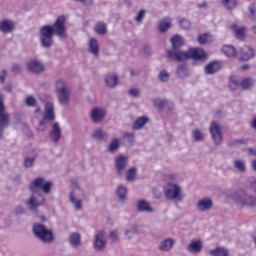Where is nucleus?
Instances as JSON below:
<instances>
[{
  "label": "nucleus",
  "mask_w": 256,
  "mask_h": 256,
  "mask_svg": "<svg viewBox=\"0 0 256 256\" xmlns=\"http://www.w3.org/2000/svg\"><path fill=\"white\" fill-rule=\"evenodd\" d=\"M57 35L59 39L67 37V28L65 27V17L59 16L53 25H44L40 28L39 39L40 45L44 49L53 47V36Z\"/></svg>",
  "instance_id": "obj_1"
},
{
  "label": "nucleus",
  "mask_w": 256,
  "mask_h": 256,
  "mask_svg": "<svg viewBox=\"0 0 256 256\" xmlns=\"http://www.w3.org/2000/svg\"><path fill=\"white\" fill-rule=\"evenodd\" d=\"M39 189H41L42 193L44 195H51V189H53V182L46 181L43 177H38L34 181L31 182L29 186V190L31 191L32 195L30 196L29 200L26 202V205L32 213H38L39 207L45 203V198H42V201H39L35 198V194L38 193V195L41 196V192H39Z\"/></svg>",
  "instance_id": "obj_2"
},
{
  "label": "nucleus",
  "mask_w": 256,
  "mask_h": 256,
  "mask_svg": "<svg viewBox=\"0 0 256 256\" xmlns=\"http://www.w3.org/2000/svg\"><path fill=\"white\" fill-rule=\"evenodd\" d=\"M232 199L238 207L256 206V178L248 179L247 189H241L232 194Z\"/></svg>",
  "instance_id": "obj_3"
},
{
  "label": "nucleus",
  "mask_w": 256,
  "mask_h": 256,
  "mask_svg": "<svg viewBox=\"0 0 256 256\" xmlns=\"http://www.w3.org/2000/svg\"><path fill=\"white\" fill-rule=\"evenodd\" d=\"M32 231L36 239H39V241L42 243H53L55 241V235L53 234V231L48 229L44 224H34Z\"/></svg>",
  "instance_id": "obj_4"
},
{
  "label": "nucleus",
  "mask_w": 256,
  "mask_h": 256,
  "mask_svg": "<svg viewBox=\"0 0 256 256\" xmlns=\"http://www.w3.org/2000/svg\"><path fill=\"white\" fill-rule=\"evenodd\" d=\"M85 197V191L81 189L79 183H73V189L70 192V203L74 205L77 211H81L83 208V198Z\"/></svg>",
  "instance_id": "obj_5"
},
{
  "label": "nucleus",
  "mask_w": 256,
  "mask_h": 256,
  "mask_svg": "<svg viewBox=\"0 0 256 256\" xmlns=\"http://www.w3.org/2000/svg\"><path fill=\"white\" fill-rule=\"evenodd\" d=\"M11 123V114L7 112V108L5 107V100L3 95L0 94V139H3V133H5V129L9 127Z\"/></svg>",
  "instance_id": "obj_6"
},
{
  "label": "nucleus",
  "mask_w": 256,
  "mask_h": 256,
  "mask_svg": "<svg viewBox=\"0 0 256 256\" xmlns=\"http://www.w3.org/2000/svg\"><path fill=\"white\" fill-rule=\"evenodd\" d=\"M164 195L169 201H178L179 203L183 201L181 187L177 184H168V186L164 189Z\"/></svg>",
  "instance_id": "obj_7"
},
{
  "label": "nucleus",
  "mask_w": 256,
  "mask_h": 256,
  "mask_svg": "<svg viewBox=\"0 0 256 256\" xmlns=\"http://www.w3.org/2000/svg\"><path fill=\"white\" fill-rule=\"evenodd\" d=\"M56 91L60 105H69L70 93L63 80L56 81Z\"/></svg>",
  "instance_id": "obj_8"
},
{
  "label": "nucleus",
  "mask_w": 256,
  "mask_h": 256,
  "mask_svg": "<svg viewBox=\"0 0 256 256\" xmlns=\"http://www.w3.org/2000/svg\"><path fill=\"white\" fill-rule=\"evenodd\" d=\"M209 131L214 145L219 147V145L223 143V133H221V126H219V123L213 121L210 125Z\"/></svg>",
  "instance_id": "obj_9"
},
{
  "label": "nucleus",
  "mask_w": 256,
  "mask_h": 256,
  "mask_svg": "<svg viewBox=\"0 0 256 256\" xmlns=\"http://www.w3.org/2000/svg\"><path fill=\"white\" fill-rule=\"evenodd\" d=\"M168 59L176 61L177 63H183L189 61V51L178 50H168L167 51Z\"/></svg>",
  "instance_id": "obj_10"
},
{
  "label": "nucleus",
  "mask_w": 256,
  "mask_h": 256,
  "mask_svg": "<svg viewBox=\"0 0 256 256\" xmlns=\"http://www.w3.org/2000/svg\"><path fill=\"white\" fill-rule=\"evenodd\" d=\"M93 246L96 251H104L105 247H107V241H105V232L103 230L95 234Z\"/></svg>",
  "instance_id": "obj_11"
},
{
  "label": "nucleus",
  "mask_w": 256,
  "mask_h": 256,
  "mask_svg": "<svg viewBox=\"0 0 256 256\" xmlns=\"http://www.w3.org/2000/svg\"><path fill=\"white\" fill-rule=\"evenodd\" d=\"M188 57L193 61H207V53L201 48H189Z\"/></svg>",
  "instance_id": "obj_12"
},
{
  "label": "nucleus",
  "mask_w": 256,
  "mask_h": 256,
  "mask_svg": "<svg viewBox=\"0 0 256 256\" xmlns=\"http://www.w3.org/2000/svg\"><path fill=\"white\" fill-rule=\"evenodd\" d=\"M27 69L30 71V73H36L37 75H40V73L45 71V65H43L42 61L30 60L27 63Z\"/></svg>",
  "instance_id": "obj_13"
},
{
  "label": "nucleus",
  "mask_w": 256,
  "mask_h": 256,
  "mask_svg": "<svg viewBox=\"0 0 256 256\" xmlns=\"http://www.w3.org/2000/svg\"><path fill=\"white\" fill-rule=\"evenodd\" d=\"M128 161H129V158L123 155H119L118 157L115 158L114 163H115L117 175H123V171H125Z\"/></svg>",
  "instance_id": "obj_14"
},
{
  "label": "nucleus",
  "mask_w": 256,
  "mask_h": 256,
  "mask_svg": "<svg viewBox=\"0 0 256 256\" xmlns=\"http://www.w3.org/2000/svg\"><path fill=\"white\" fill-rule=\"evenodd\" d=\"M196 209L200 211V213L211 211V209H213V200H211V198H203L199 200L196 204Z\"/></svg>",
  "instance_id": "obj_15"
},
{
  "label": "nucleus",
  "mask_w": 256,
  "mask_h": 256,
  "mask_svg": "<svg viewBox=\"0 0 256 256\" xmlns=\"http://www.w3.org/2000/svg\"><path fill=\"white\" fill-rule=\"evenodd\" d=\"M104 83L108 89H115L119 85V76L115 73H109L104 76Z\"/></svg>",
  "instance_id": "obj_16"
},
{
  "label": "nucleus",
  "mask_w": 256,
  "mask_h": 256,
  "mask_svg": "<svg viewBox=\"0 0 256 256\" xmlns=\"http://www.w3.org/2000/svg\"><path fill=\"white\" fill-rule=\"evenodd\" d=\"M173 247H175V239L166 238L159 243L158 250L161 251V253H169Z\"/></svg>",
  "instance_id": "obj_17"
},
{
  "label": "nucleus",
  "mask_w": 256,
  "mask_h": 256,
  "mask_svg": "<svg viewBox=\"0 0 256 256\" xmlns=\"http://www.w3.org/2000/svg\"><path fill=\"white\" fill-rule=\"evenodd\" d=\"M107 115V112L101 108H94L91 111V120L94 123H101L103 119H105V116Z\"/></svg>",
  "instance_id": "obj_18"
},
{
  "label": "nucleus",
  "mask_w": 256,
  "mask_h": 256,
  "mask_svg": "<svg viewBox=\"0 0 256 256\" xmlns=\"http://www.w3.org/2000/svg\"><path fill=\"white\" fill-rule=\"evenodd\" d=\"M255 57V50L250 46H244L240 48V59L241 61H250Z\"/></svg>",
  "instance_id": "obj_19"
},
{
  "label": "nucleus",
  "mask_w": 256,
  "mask_h": 256,
  "mask_svg": "<svg viewBox=\"0 0 256 256\" xmlns=\"http://www.w3.org/2000/svg\"><path fill=\"white\" fill-rule=\"evenodd\" d=\"M15 30V22L10 19L0 20L1 33H12Z\"/></svg>",
  "instance_id": "obj_20"
},
{
  "label": "nucleus",
  "mask_w": 256,
  "mask_h": 256,
  "mask_svg": "<svg viewBox=\"0 0 256 256\" xmlns=\"http://www.w3.org/2000/svg\"><path fill=\"white\" fill-rule=\"evenodd\" d=\"M203 249V242L201 239H195L190 242V245L187 246L188 253L198 254L201 253Z\"/></svg>",
  "instance_id": "obj_21"
},
{
  "label": "nucleus",
  "mask_w": 256,
  "mask_h": 256,
  "mask_svg": "<svg viewBox=\"0 0 256 256\" xmlns=\"http://www.w3.org/2000/svg\"><path fill=\"white\" fill-rule=\"evenodd\" d=\"M137 211L139 213H155V208L147 200H140L137 204Z\"/></svg>",
  "instance_id": "obj_22"
},
{
  "label": "nucleus",
  "mask_w": 256,
  "mask_h": 256,
  "mask_svg": "<svg viewBox=\"0 0 256 256\" xmlns=\"http://www.w3.org/2000/svg\"><path fill=\"white\" fill-rule=\"evenodd\" d=\"M61 126L56 122L52 125V130L50 131V139L52 143H57L58 141H61Z\"/></svg>",
  "instance_id": "obj_23"
},
{
  "label": "nucleus",
  "mask_w": 256,
  "mask_h": 256,
  "mask_svg": "<svg viewBox=\"0 0 256 256\" xmlns=\"http://www.w3.org/2000/svg\"><path fill=\"white\" fill-rule=\"evenodd\" d=\"M44 120L53 122L55 121V106L53 103L48 102L45 105Z\"/></svg>",
  "instance_id": "obj_24"
},
{
  "label": "nucleus",
  "mask_w": 256,
  "mask_h": 256,
  "mask_svg": "<svg viewBox=\"0 0 256 256\" xmlns=\"http://www.w3.org/2000/svg\"><path fill=\"white\" fill-rule=\"evenodd\" d=\"M221 70V63L219 61H212L204 68L206 75H215V73Z\"/></svg>",
  "instance_id": "obj_25"
},
{
  "label": "nucleus",
  "mask_w": 256,
  "mask_h": 256,
  "mask_svg": "<svg viewBox=\"0 0 256 256\" xmlns=\"http://www.w3.org/2000/svg\"><path fill=\"white\" fill-rule=\"evenodd\" d=\"M170 43L172 45L170 50H179L185 45V39L181 35L176 34L170 39Z\"/></svg>",
  "instance_id": "obj_26"
},
{
  "label": "nucleus",
  "mask_w": 256,
  "mask_h": 256,
  "mask_svg": "<svg viewBox=\"0 0 256 256\" xmlns=\"http://www.w3.org/2000/svg\"><path fill=\"white\" fill-rule=\"evenodd\" d=\"M176 75L178 79H187L191 74L187 64H178L176 68Z\"/></svg>",
  "instance_id": "obj_27"
},
{
  "label": "nucleus",
  "mask_w": 256,
  "mask_h": 256,
  "mask_svg": "<svg viewBox=\"0 0 256 256\" xmlns=\"http://www.w3.org/2000/svg\"><path fill=\"white\" fill-rule=\"evenodd\" d=\"M69 244L74 249L81 247V234L78 232H73L68 237Z\"/></svg>",
  "instance_id": "obj_28"
},
{
  "label": "nucleus",
  "mask_w": 256,
  "mask_h": 256,
  "mask_svg": "<svg viewBox=\"0 0 256 256\" xmlns=\"http://www.w3.org/2000/svg\"><path fill=\"white\" fill-rule=\"evenodd\" d=\"M147 123H149V118L147 116L138 117L133 122L132 129L134 131H140V129H143V127H145V125H147Z\"/></svg>",
  "instance_id": "obj_29"
},
{
  "label": "nucleus",
  "mask_w": 256,
  "mask_h": 256,
  "mask_svg": "<svg viewBox=\"0 0 256 256\" xmlns=\"http://www.w3.org/2000/svg\"><path fill=\"white\" fill-rule=\"evenodd\" d=\"M158 29L160 33H166L168 29H171V19L169 17H165L159 21Z\"/></svg>",
  "instance_id": "obj_30"
},
{
  "label": "nucleus",
  "mask_w": 256,
  "mask_h": 256,
  "mask_svg": "<svg viewBox=\"0 0 256 256\" xmlns=\"http://www.w3.org/2000/svg\"><path fill=\"white\" fill-rule=\"evenodd\" d=\"M231 29L234 32L236 39H244L245 38V31H247V28L239 27V26H237V24H233L231 26Z\"/></svg>",
  "instance_id": "obj_31"
},
{
  "label": "nucleus",
  "mask_w": 256,
  "mask_h": 256,
  "mask_svg": "<svg viewBox=\"0 0 256 256\" xmlns=\"http://www.w3.org/2000/svg\"><path fill=\"white\" fill-rule=\"evenodd\" d=\"M92 138L97 141H107L109 134L105 133L103 129H97L92 133Z\"/></svg>",
  "instance_id": "obj_32"
},
{
  "label": "nucleus",
  "mask_w": 256,
  "mask_h": 256,
  "mask_svg": "<svg viewBox=\"0 0 256 256\" xmlns=\"http://www.w3.org/2000/svg\"><path fill=\"white\" fill-rule=\"evenodd\" d=\"M221 3L227 11H233V9H237L239 0H221Z\"/></svg>",
  "instance_id": "obj_33"
},
{
  "label": "nucleus",
  "mask_w": 256,
  "mask_h": 256,
  "mask_svg": "<svg viewBox=\"0 0 256 256\" xmlns=\"http://www.w3.org/2000/svg\"><path fill=\"white\" fill-rule=\"evenodd\" d=\"M222 53H224L226 57H237V49H235L233 45H224L222 47Z\"/></svg>",
  "instance_id": "obj_34"
},
{
  "label": "nucleus",
  "mask_w": 256,
  "mask_h": 256,
  "mask_svg": "<svg viewBox=\"0 0 256 256\" xmlns=\"http://www.w3.org/2000/svg\"><path fill=\"white\" fill-rule=\"evenodd\" d=\"M127 187L120 185L117 188V197L121 203H125L127 201Z\"/></svg>",
  "instance_id": "obj_35"
},
{
  "label": "nucleus",
  "mask_w": 256,
  "mask_h": 256,
  "mask_svg": "<svg viewBox=\"0 0 256 256\" xmlns=\"http://www.w3.org/2000/svg\"><path fill=\"white\" fill-rule=\"evenodd\" d=\"M170 103L171 102H169V100L167 99L155 98L153 100L154 107H156V109H159L160 111H162V109H165V107H167V105H170Z\"/></svg>",
  "instance_id": "obj_36"
},
{
  "label": "nucleus",
  "mask_w": 256,
  "mask_h": 256,
  "mask_svg": "<svg viewBox=\"0 0 256 256\" xmlns=\"http://www.w3.org/2000/svg\"><path fill=\"white\" fill-rule=\"evenodd\" d=\"M233 165L239 171V173H247V165L245 164V160L236 159L234 160Z\"/></svg>",
  "instance_id": "obj_37"
},
{
  "label": "nucleus",
  "mask_w": 256,
  "mask_h": 256,
  "mask_svg": "<svg viewBox=\"0 0 256 256\" xmlns=\"http://www.w3.org/2000/svg\"><path fill=\"white\" fill-rule=\"evenodd\" d=\"M89 51L92 55H99V42L97 39L91 38L89 41Z\"/></svg>",
  "instance_id": "obj_38"
},
{
  "label": "nucleus",
  "mask_w": 256,
  "mask_h": 256,
  "mask_svg": "<svg viewBox=\"0 0 256 256\" xmlns=\"http://www.w3.org/2000/svg\"><path fill=\"white\" fill-rule=\"evenodd\" d=\"M121 147V144L119 143V139L113 138L108 146L109 153H117L119 151V148Z\"/></svg>",
  "instance_id": "obj_39"
},
{
  "label": "nucleus",
  "mask_w": 256,
  "mask_h": 256,
  "mask_svg": "<svg viewBox=\"0 0 256 256\" xmlns=\"http://www.w3.org/2000/svg\"><path fill=\"white\" fill-rule=\"evenodd\" d=\"M255 85V82L253 81L252 78H245L240 82V87L243 89V91H247L251 89Z\"/></svg>",
  "instance_id": "obj_40"
},
{
  "label": "nucleus",
  "mask_w": 256,
  "mask_h": 256,
  "mask_svg": "<svg viewBox=\"0 0 256 256\" xmlns=\"http://www.w3.org/2000/svg\"><path fill=\"white\" fill-rule=\"evenodd\" d=\"M125 236L127 237L128 240L133 239V236H131V233L134 235H137L141 233V230L139 229V225L133 224L130 230H125Z\"/></svg>",
  "instance_id": "obj_41"
},
{
  "label": "nucleus",
  "mask_w": 256,
  "mask_h": 256,
  "mask_svg": "<svg viewBox=\"0 0 256 256\" xmlns=\"http://www.w3.org/2000/svg\"><path fill=\"white\" fill-rule=\"evenodd\" d=\"M211 256H229V251L225 248L217 247L209 251Z\"/></svg>",
  "instance_id": "obj_42"
},
{
  "label": "nucleus",
  "mask_w": 256,
  "mask_h": 256,
  "mask_svg": "<svg viewBox=\"0 0 256 256\" xmlns=\"http://www.w3.org/2000/svg\"><path fill=\"white\" fill-rule=\"evenodd\" d=\"M94 31L98 35H107V25L103 22H98L95 25Z\"/></svg>",
  "instance_id": "obj_43"
},
{
  "label": "nucleus",
  "mask_w": 256,
  "mask_h": 256,
  "mask_svg": "<svg viewBox=\"0 0 256 256\" xmlns=\"http://www.w3.org/2000/svg\"><path fill=\"white\" fill-rule=\"evenodd\" d=\"M247 17L250 21H256V4L254 2L248 6Z\"/></svg>",
  "instance_id": "obj_44"
},
{
  "label": "nucleus",
  "mask_w": 256,
  "mask_h": 256,
  "mask_svg": "<svg viewBox=\"0 0 256 256\" xmlns=\"http://www.w3.org/2000/svg\"><path fill=\"white\" fill-rule=\"evenodd\" d=\"M126 179L127 181H135V179H137V169L135 167L126 171Z\"/></svg>",
  "instance_id": "obj_45"
},
{
  "label": "nucleus",
  "mask_w": 256,
  "mask_h": 256,
  "mask_svg": "<svg viewBox=\"0 0 256 256\" xmlns=\"http://www.w3.org/2000/svg\"><path fill=\"white\" fill-rule=\"evenodd\" d=\"M239 81H237V79H235V76H230L229 77V89H231V91H237V89L239 88Z\"/></svg>",
  "instance_id": "obj_46"
},
{
  "label": "nucleus",
  "mask_w": 256,
  "mask_h": 256,
  "mask_svg": "<svg viewBox=\"0 0 256 256\" xmlns=\"http://www.w3.org/2000/svg\"><path fill=\"white\" fill-rule=\"evenodd\" d=\"M123 139H125L128 145H133L135 143V133L133 132H125L123 135Z\"/></svg>",
  "instance_id": "obj_47"
},
{
  "label": "nucleus",
  "mask_w": 256,
  "mask_h": 256,
  "mask_svg": "<svg viewBox=\"0 0 256 256\" xmlns=\"http://www.w3.org/2000/svg\"><path fill=\"white\" fill-rule=\"evenodd\" d=\"M108 238L110 239L111 243L115 244L119 242V230H111L108 234Z\"/></svg>",
  "instance_id": "obj_48"
},
{
  "label": "nucleus",
  "mask_w": 256,
  "mask_h": 256,
  "mask_svg": "<svg viewBox=\"0 0 256 256\" xmlns=\"http://www.w3.org/2000/svg\"><path fill=\"white\" fill-rule=\"evenodd\" d=\"M35 159H37V157L33 156L31 158L27 157L24 159V167L25 169H31V167H33V165L35 164Z\"/></svg>",
  "instance_id": "obj_49"
},
{
  "label": "nucleus",
  "mask_w": 256,
  "mask_h": 256,
  "mask_svg": "<svg viewBox=\"0 0 256 256\" xmlns=\"http://www.w3.org/2000/svg\"><path fill=\"white\" fill-rule=\"evenodd\" d=\"M192 137L196 142L203 141V132L199 129H195L192 131Z\"/></svg>",
  "instance_id": "obj_50"
},
{
  "label": "nucleus",
  "mask_w": 256,
  "mask_h": 256,
  "mask_svg": "<svg viewBox=\"0 0 256 256\" xmlns=\"http://www.w3.org/2000/svg\"><path fill=\"white\" fill-rule=\"evenodd\" d=\"M25 105L27 107H37V99L33 96H27L25 99Z\"/></svg>",
  "instance_id": "obj_51"
},
{
  "label": "nucleus",
  "mask_w": 256,
  "mask_h": 256,
  "mask_svg": "<svg viewBox=\"0 0 256 256\" xmlns=\"http://www.w3.org/2000/svg\"><path fill=\"white\" fill-rule=\"evenodd\" d=\"M158 77L162 83H167V81H169V72H167V70H162Z\"/></svg>",
  "instance_id": "obj_52"
},
{
  "label": "nucleus",
  "mask_w": 256,
  "mask_h": 256,
  "mask_svg": "<svg viewBox=\"0 0 256 256\" xmlns=\"http://www.w3.org/2000/svg\"><path fill=\"white\" fill-rule=\"evenodd\" d=\"M146 13H147V10L141 9V10L138 12L137 16L135 17L136 23H142V22H143V19H145Z\"/></svg>",
  "instance_id": "obj_53"
},
{
  "label": "nucleus",
  "mask_w": 256,
  "mask_h": 256,
  "mask_svg": "<svg viewBox=\"0 0 256 256\" xmlns=\"http://www.w3.org/2000/svg\"><path fill=\"white\" fill-rule=\"evenodd\" d=\"M197 41L198 43H200V45H205L209 41V34H201L200 36H198Z\"/></svg>",
  "instance_id": "obj_54"
},
{
  "label": "nucleus",
  "mask_w": 256,
  "mask_h": 256,
  "mask_svg": "<svg viewBox=\"0 0 256 256\" xmlns=\"http://www.w3.org/2000/svg\"><path fill=\"white\" fill-rule=\"evenodd\" d=\"M179 23L183 29H191V22L189 20L182 18Z\"/></svg>",
  "instance_id": "obj_55"
},
{
  "label": "nucleus",
  "mask_w": 256,
  "mask_h": 256,
  "mask_svg": "<svg viewBox=\"0 0 256 256\" xmlns=\"http://www.w3.org/2000/svg\"><path fill=\"white\" fill-rule=\"evenodd\" d=\"M76 3H81L84 7H91L94 3V0H74Z\"/></svg>",
  "instance_id": "obj_56"
},
{
  "label": "nucleus",
  "mask_w": 256,
  "mask_h": 256,
  "mask_svg": "<svg viewBox=\"0 0 256 256\" xmlns=\"http://www.w3.org/2000/svg\"><path fill=\"white\" fill-rule=\"evenodd\" d=\"M244 140H232L228 143V147H237V145H243Z\"/></svg>",
  "instance_id": "obj_57"
},
{
  "label": "nucleus",
  "mask_w": 256,
  "mask_h": 256,
  "mask_svg": "<svg viewBox=\"0 0 256 256\" xmlns=\"http://www.w3.org/2000/svg\"><path fill=\"white\" fill-rule=\"evenodd\" d=\"M140 93L141 92L139 91V89L132 88L129 90L128 95H130L131 97H139Z\"/></svg>",
  "instance_id": "obj_58"
},
{
  "label": "nucleus",
  "mask_w": 256,
  "mask_h": 256,
  "mask_svg": "<svg viewBox=\"0 0 256 256\" xmlns=\"http://www.w3.org/2000/svg\"><path fill=\"white\" fill-rule=\"evenodd\" d=\"M23 71V68L19 64H13L12 65V72L13 73H21Z\"/></svg>",
  "instance_id": "obj_59"
},
{
  "label": "nucleus",
  "mask_w": 256,
  "mask_h": 256,
  "mask_svg": "<svg viewBox=\"0 0 256 256\" xmlns=\"http://www.w3.org/2000/svg\"><path fill=\"white\" fill-rule=\"evenodd\" d=\"M14 213L16 215H23V213H25V208H23L22 206H17L14 208Z\"/></svg>",
  "instance_id": "obj_60"
},
{
  "label": "nucleus",
  "mask_w": 256,
  "mask_h": 256,
  "mask_svg": "<svg viewBox=\"0 0 256 256\" xmlns=\"http://www.w3.org/2000/svg\"><path fill=\"white\" fill-rule=\"evenodd\" d=\"M45 121V117H43V119L39 122V131H45L47 129Z\"/></svg>",
  "instance_id": "obj_61"
},
{
  "label": "nucleus",
  "mask_w": 256,
  "mask_h": 256,
  "mask_svg": "<svg viewBox=\"0 0 256 256\" xmlns=\"http://www.w3.org/2000/svg\"><path fill=\"white\" fill-rule=\"evenodd\" d=\"M153 195L154 199H161V197H163V193H161V191L158 189H153Z\"/></svg>",
  "instance_id": "obj_62"
},
{
  "label": "nucleus",
  "mask_w": 256,
  "mask_h": 256,
  "mask_svg": "<svg viewBox=\"0 0 256 256\" xmlns=\"http://www.w3.org/2000/svg\"><path fill=\"white\" fill-rule=\"evenodd\" d=\"M7 77V70L0 71V83H5V78Z\"/></svg>",
  "instance_id": "obj_63"
},
{
  "label": "nucleus",
  "mask_w": 256,
  "mask_h": 256,
  "mask_svg": "<svg viewBox=\"0 0 256 256\" xmlns=\"http://www.w3.org/2000/svg\"><path fill=\"white\" fill-rule=\"evenodd\" d=\"M250 127L251 129H254V131H256V117L251 121Z\"/></svg>",
  "instance_id": "obj_64"
}]
</instances>
